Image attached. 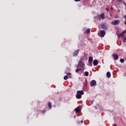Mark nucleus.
<instances>
[{"instance_id": "nucleus-1", "label": "nucleus", "mask_w": 126, "mask_h": 126, "mask_svg": "<svg viewBox=\"0 0 126 126\" xmlns=\"http://www.w3.org/2000/svg\"><path fill=\"white\" fill-rule=\"evenodd\" d=\"M84 94V92L83 91H78L77 92V94L76 95V97L77 99H81V95H83Z\"/></svg>"}, {"instance_id": "nucleus-2", "label": "nucleus", "mask_w": 126, "mask_h": 126, "mask_svg": "<svg viewBox=\"0 0 126 126\" xmlns=\"http://www.w3.org/2000/svg\"><path fill=\"white\" fill-rule=\"evenodd\" d=\"M78 65H79L80 67H84L85 64H84V62L82 61V59H81L80 61H79Z\"/></svg>"}, {"instance_id": "nucleus-3", "label": "nucleus", "mask_w": 126, "mask_h": 126, "mask_svg": "<svg viewBox=\"0 0 126 126\" xmlns=\"http://www.w3.org/2000/svg\"><path fill=\"white\" fill-rule=\"evenodd\" d=\"M90 85L92 87L96 86V85H97V82H96L95 80H93L90 82Z\"/></svg>"}, {"instance_id": "nucleus-4", "label": "nucleus", "mask_w": 126, "mask_h": 126, "mask_svg": "<svg viewBox=\"0 0 126 126\" xmlns=\"http://www.w3.org/2000/svg\"><path fill=\"white\" fill-rule=\"evenodd\" d=\"M121 23V21L120 20H115L114 22H111V24L112 25H118Z\"/></svg>"}, {"instance_id": "nucleus-5", "label": "nucleus", "mask_w": 126, "mask_h": 126, "mask_svg": "<svg viewBox=\"0 0 126 126\" xmlns=\"http://www.w3.org/2000/svg\"><path fill=\"white\" fill-rule=\"evenodd\" d=\"M101 28L103 30H107L108 29V26L106 23H103L101 25Z\"/></svg>"}, {"instance_id": "nucleus-6", "label": "nucleus", "mask_w": 126, "mask_h": 126, "mask_svg": "<svg viewBox=\"0 0 126 126\" xmlns=\"http://www.w3.org/2000/svg\"><path fill=\"white\" fill-rule=\"evenodd\" d=\"M100 36L102 37H104L105 35H106V32H105V31L101 30L100 31Z\"/></svg>"}, {"instance_id": "nucleus-7", "label": "nucleus", "mask_w": 126, "mask_h": 126, "mask_svg": "<svg viewBox=\"0 0 126 126\" xmlns=\"http://www.w3.org/2000/svg\"><path fill=\"white\" fill-rule=\"evenodd\" d=\"M79 49H77L76 51H74V52L73 53V57H77V55L79 53Z\"/></svg>"}, {"instance_id": "nucleus-8", "label": "nucleus", "mask_w": 126, "mask_h": 126, "mask_svg": "<svg viewBox=\"0 0 126 126\" xmlns=\"http://www.w3.org/2000/svg\"><path fill=\"white\" fill-rule=\"evenodd\" d=\"M93 63H94V66H96V65H98V63H99V61H98V60L95 59L93 61Z\"/></svg>"}, {"instance_id": "nucleus-9", "label": "nucleus", "mask_w": 126, "mask_h": 126, "mask_svg": "<svg viewBox=\"0 0 126 126\" xmlns=\"http://www.w3.org/2000/svg\"><path fill=\"white\" fill-rule=\"evenodd\" d=\"M105 18V14L102 13L100 15V16L99 17V20H101V19H104Z\"/></svg>"}, {"instance_id": "nucleus-10", "label": "nucleus", "mask_w": 126, "mask_h": 126, "mask_svg": "<svg viewBox=\"0 0 126 126\" xmlns=\"http://www.w3.org/2000/svg\"><path fill=\"white\" fill-rule=\"evenodd\" d=\"M113 57L115 61H117V60L119 59V56H118V55L116 54H113Z\"/></svg>"}, {"instance_id": "nucleus-11", "label": "nucleus", "mask_w": 126, "mask_h": 126, "mask_svg": "<svg viewBox=\"0 0 126 126\" xmlns=\"http://www.w3.org/2000/svg\"><path fill=\"white\" fill-rule=\"evenodd\" d=\"M93 61V57H89V60L88 62L90 63V64H91L92 63V62Z\"/></svg>"}, {"instance_id": "nucleus-12", "label": "nucleus", "mask_w": 126, "mask_h": 126, "mask_svg": "<svg viewBox=\"0 0 126 126\" xmlns=\"http://www.w3.org/2000/svg\"><path fill=\"white\" fill-rule=\"evenodd\" d=\"M116 1H118V2H120L121 3L123 2L124 5H126V3L125 2V1H123L122 0H116Z\"/></svg>"}, {"instance_id": "nucleus-13", "label": "nucleus", "mask_w": 126, "mask_h": 126, "mask_svg": "<svg viewBox=\"0 0 126 126\" xmlns=\"http://www.w3.org/2000/svg\"><path fill=\"white\" fill-rule=\"evenodd\" d=\"M75 111L76 113H79V112H80V108H79V107H77L75 108Z\"/></svg>"}, {"instance_id": "nucleus-14", "label": "nucleus", "mask_w": 126, "mask_h": 126, "mask_svg": "<svg viewBox=\"0 0 126 126\" xmlns=\"http://www.w3.org/2000/svg\"><path fill=\"white\" fill-rule=\"evenodd\" d=\"M106 75L108 78H110V77H111V73L110 72H107L106 73Z\"/></svg>"}, {"instance_id": "nucleus-15", "label": "nucleus", "mask_w": 126, "mask_h": 126, "mask_svg": "<svg viewBox=\"0 0 126 126\" xmlns=\"http://www.w3.org/2000/svg\"><path fill=\"white\" fill-rule=\"evenodd\" d=\"M48 106L50 109H52V104L51 103V102H48Z\"/></svg>"}, {"instance_id": "nucleus-16", "label": "nucleus", "mask_w": 126, "mask_h": 126, "mask_svg": "<svg viewBox=\"0 0 126 126\" xmlns=\"http://www.w3.org/2000/svg\"><path fill=\"white\" fill-rule=\"evenodd\" d=\"M84 75L85 76H88V75H89V72H87V71H85V74Z\"/></svg>"}, {"instance_id": "nucleus-17", "label": "nucleus", "mask_w": 126, "mask_h": 126, "mask_svg": "<svg viewBox=\"0 0 126 126\" xmlns=\"http://www.w3.org/2000/svg\"><path fill=\"white\" fill-rule=\"evenodd\" d=\"M64 80H67L68 79V76L65 75L63 77Z\"/></svg>"}, {"instance_id": "nucleus-18", "label": "nucleus", "mask_w": 126, "mask_h": 126, "mask_svg": "<svg viewBox=\"0 0 126 126\" xmlns=\"http://www.w3.org/2000/svg\"><path fill=\"white\" fill-rule=\"evenodd\" d=\"M86 32L87 33V34H89V33H90V29H88V30H87L86 31Z\"/></svg>"}, {"instance_id": "nucleus-19", "label": "nucleus", "mask_w": 126, "mask_h": 126, "mask_svg": "<svg viewBox=\"0 0 126 126\" xmlns=\"http://www.w3.org/2000/svg\"><path fill=\"white\" fill-rule=\"evenodd\" d=\"M125 37V35H124L122 32L119 34V37Z\"/></svg>"}, {"instance_id": "nucleus-20", "label": "nucleus", "mask_w": 126, "mask_h": 126, "mask_svg": "<svg viewBox=\"0 0 126 126\" xmlns=\"http://www.w3.org/2000/svg\"><path fill=\"white\" fill-rule=\"evenodd\" d=\"M70 75H71V73L69 72L67 74V76H69V78H70Z\"/></svg>"}, {"instance_id": "nucleus-21", "label": "nucleus", "mask_w": 126, "mask_h": 126, "mask_svg": "<svg viewBox=\"0 0 126 126\" xmlns=\"http://www.w3.org/2000/svg\"><path fill=\"white\" fill-rule=\"evenodd\" d=\"M81 70V69H78L77 68V69L75 70L76 72H78L79 71H80Z\"/></svg>"}, {"instance_id": "nucleus-22", "label": "nucleus", "mask_w": 126, "mask_h": 126, "mask_svg": "<svg viewBox=\"0 0 126 126\" xmlns=\"http://www.w3.org/2000/svg\"><path fill=\"white\" fill-rule=\"evenodd\" d=\"M120 62L121 63H125V60H124L123 59H121Z\"/></svg>"}, {"instance_id": "nucleus-23", "label": "nucleus", "mask_w": 126, "mask_h": 126, "mask_svg": "<svg viewBox=\"0 0 126 126\" xmlns=\"http://www.w3.org/2000/svg\"><path fill=\"white\" fill-rule=\"evenodd\" d=\"M124 18H125V25H126V15H124Z\"/></svg>"}, {"instance_id": "nucleus-24", "label": "nucleus", "mask_w": 126, "mask_h": 126, "mask_svg": "<svg viewBox=\"0 0 126 126\" xmlns=\"http://www.w3.org/2000/svg\"><path fill=\"white\" fill-rule=\"evenodd\" d=\"M126 37H124L123 40V43H126Z\"/></svg>"}, {"instance_id": "nucleus-25", "label": "nucleus", "mask_w": 126, "mask_h": 126, "mask_svg": "<svg viewBox=\"0 0 126 126\" xmlns=\"http://www.w3.org/2000/svg\"><path fill=\"white\" fill-rule=\"evenodd\" d=\"M122 33V34H123V35H124V34H126V31H123Z\"/></svg>"}, {"instance_id": "nucleus-26", "label": "nucleus", "mask_w": 126, "mask_h": 126, "mask_svg": "<svg viewBox=\"0 0 126 126\" xmlns=\"http://www.w3.org/2000/svg\"><path fill=\"white\" fill-rule=\"evenodd\" d=\"M42 114H45V113H46V110H42Z\"/></svg>"}, {"instance_id": "nucleus-27", "label": "nucleus", "mask_w": 126, "mask_h": 126, "mask_svg": "<svg viewBox=\"0 0 126 126\" xmlns=\"http://www.w3.org/2000/svg\"><path fill=\"white\" fill-rule=\"evenodd\" d=\"M74 1H76L77 2H78V1H80L81 0H74Z\"/></svg>"}, {"instance_id": "nucleus-28", "label": "nucleus", "mask_w": 126, "mask_h": 126, "mask_svg": "<svg viewBox=\"0 0 126 126\" xmlns=\"http://www.w3.org/2000/svg\"><path fill=\"white\" fill-rule=\"evenodd\" d=\"M106 10H107V11H109V8H106Z\"/></svg>"}, {"instance_id": "nucleus-29", "label": "nucleus", "mask_w": 126, "mask_h": 126, "mask_svg": "<svg viewBox=\"0 0 126 126\" xmlns=\"http://www.w3.org/2000/svg\"><path fill=\"white\" fill-rule=\"evenodd\" d=\"M111 10H113V6L111 7Z\"/></svg>"}, {"instance_id": "nucleus-30", "label": "nucleus", "mask_w": 126, "mask_h": 126, "mask_svg": "<svg viewBox=\"0 0 126 126\" xmlns=\"http://www.w3.org/2000/svg\"><path fill=\"white\" fill-rule=\"evenodd\" d=\"M118 12H121V10H118Z\"/></svg>"}, {"instance_id": "nucleus-31", "label": "nucleus", "mask_w": 126, "mask_h": 126, "mask_svg": "<svg viewBox=\"0 0 126 126\" xmlns=\"http://www.w3.org/2000/svg\"><path fill=\"white\" fill-rule=\"evenodd\" d=\"M81 124H83V121H81Z\"/></svg>"}, {"instance_id": "nucleus-32", "label": "nucleus", "mask_w": 126, "mask_h": 126, "mask_svg": "<svg viewBox=\"0 0 126 126\" xmlns=\"http://www.w3.org/2000/svg\"><path fill=\"white\" fill-rule=\"evenodd\" d=\"M74 119H75L76 118V116H74Z\"/></svg>"}, {"instance_id": "nucleus-33", "label": "nucleus", "mask_w": 126, "mask_h": 126, "mask_svg": "<svg viewBox=\"0 0 126 126\" xmlns=\"http://www.w3.org/2000/svg\"><path fill=\"white\" fill-rule=\"evenodd\" d=\"M91 103H92V104H93V101H91Z\"/></svg>"}, {"instance_id": "nucleus-34", "label": "nucleus", "mask_w": 126, "mask_h": 126, "mask_svg": "<svg viewBox=\"0 0 126 126\" xmlns=\"http://www.w3.org/2000/svg\"><path fill=\"white\" fill-rule=\"evenodd\" d=\"M116 18H118V16H116Z\"/></svg>"}]
</instances>
